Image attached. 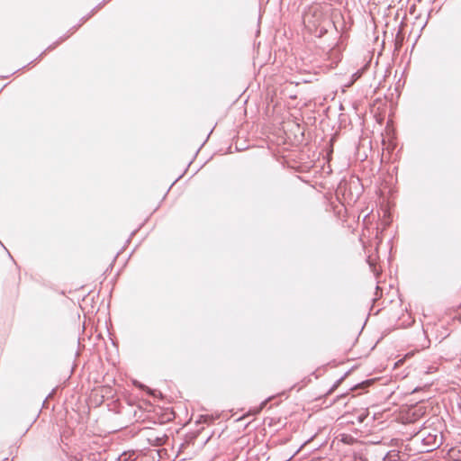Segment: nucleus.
<instances>
[{"instance_id": "nucleus-5", "label": "nucleus", "mask_w": 461, "mask_h": 461, "mask_svg": "<svg viewBox=\"0 0 461 461\" xmlns=\"http://www.w3.org/2000/svg\"><path fill=\"white\" fill-rule=\"evenodd\" d=\"M98 10L94 7L87 14L90 15V18L97 12Z\"/></svg>"}, {"instance_id": "nucleus-2", "label": "nucleus", "mask_w": 461, "mask_h": 461, "mask_svg": "<svg viewBox=\"0 0 461 461\" xmlns=\"http://www.w3.org/2000/svg\"><path fill=\"white\" fill-rule=\"evenodd\" d=\"M68 38H69V34L67 33L65 34L64 36H61L59 38V40L57 41H55L54 43L50 44L45 50H43L37 58L35 60H39L41 59L48 51H50V50H53L54 49H56L60 43H62L63 41H65Z\"/></svg>"}, {"instance_id": "nucleus-3", "label": "nucleus", "mask_w": 461, "mask_h": 461, "mask_svg": "<svg viewBox=\"0 0 461 461\" xmlns=\"http://www.w3.org/2000/svg\"><path fill=\"white\" fill-rule=\"evenodd\" d=\"M449 456L450 458L459 461L461 460V449L459 448H452L449 451Z\"/></svg>"}, {"instance_id": "nucleus-1", "label": "nucleus", "mask_w": 461, "mask_h": 461, "mask_svg": "<svg viewBox=\"0 0 461 461\" xmlns=\"http://www.w3.org/2000/svg\"><path fill=\"white\" fill-rule=\"evenodd\" d=\"M369 68V63H366L364 66H362L359 69H357L355 73L351 75V78L349 82L347 84V86L349 87L353 84H355L358 79L362 77V76L366 72V70Z\"/></svg>"}, {"instance_id": "nucleus-4", "label": "nucleus", "mask_w": 461, "mask_h": 461, "mask_svg": "<svg viewBox=\"0 0 461 461\" xmlns=\"http://www.w3.org/2000/svg\"><path fill=\"white\" fill-rule=\"evenodd\" d=\"M90 19V15L86 14L85 16H83L79 22V23H77V25L73 26L69 32H71V33H73L74 32H76L79 27L82 26L83 23H85L87 20Z\"/></svg>"}]
</instances>
